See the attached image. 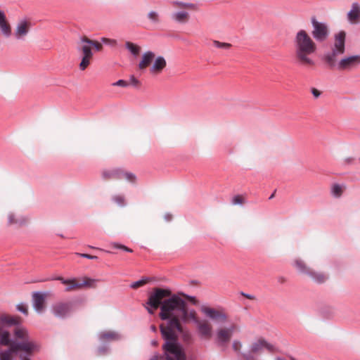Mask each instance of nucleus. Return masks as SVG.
I'll return each instance as SVG.
<instances>
[{
    "label": "nucleus",
    "instance_id": "18",
    "mask_svg": "<svg viewBox=\"0 0 360 360\" xmlns=\"http://www.w3.org/2000/svg\"><path fill=\"white\" fill-rule=\"evenodd\" d=\"M0 32L6 38L12 34L11 27L6 18L5 13L0 10Z\"/></svg>",
    "mask_w": 360,
    "mask_h": 360
},
{
    "label": "nucleus",
    "instance_id": "26",
    "mask_svg": "<svg viewBox=\"0 0 360 360\" xmlns=\"http://www.w3.org/2000/svg\"><path fill=\"white\" fill-rule=\"evenodd\" d=\"M102 175L105 179H120L121 169H115L112 170H105L102 172Z\"/></svg>",
    "mask_w": 360,
    "mask_h": 360
},
{
    "label": "nucleus",
    "instance_id": "53",
    "mask_svg": "<svg viewBox=\"0 0 360 360\" xmlns=\"http://www.w3.org/2000/svg\"><path fill=\"white\" fill-rule=\"evenodd\" d=\"M187 297L188 298V300L194 304V305H197L198 304V300H196V298L193 296H187Z\"/></svg>",
    "mask_w": 360,
    "mask_h": 360
},
{
    "label": "nucleus",
    "instance_id": "35",
    "mask_svg": "<svg viewBox=\"0 0 360 360\" xmlns=\"http://www.w3.org/2000/svg\"><path fill=\"white\" fill-rule=\"evenodd\" d=\"M14 334L16 338L22 341L29 339L27 330L24 328H16Z\"/></svg>",
    "mask_w": 360,
    "mask_h": 360
},
{
    "label": "nucleus",
    "instance_id": "37",
    "mask_svg": "<svg viewBox=\"0 0 360 360\" xmlns=\"http://www.w3.org/2000/svg\"><path fill=\"white\" fill-rule=\"evenodd\" d=\"M96 283V280L90 278H86L83 282L79 283V288H80L82 287L95 288Z\"/></svg>",
    "mask_w": 360,
    "mask_h": 360
},
{
    "label": "nucleus",
    "instance_id": "55",
    "mask_svg": "<svg viewBox=\"0 0 360 360\" xmlns=\"http://www.w3.org/2000/svg\"><path fill=\"white\" fill-rule=\"evenodd\" d=\"M353 160H354V158H347L345 160V162L347 163V164H351L353 162Z\"/></svg>",
    "mask_w": 360,
    "mask_h": 360
},
{
    "label": "nucleus",
    "instance_id": "7",
    "mask_svg": "<svg viewBox=\"0 0 360 360\" xmlns=\"http://www.w3.org/2000/svg\"><path fill=\"white\" fill-rule=\"evenodd\" d=\"M238 326L232 323L227 328H219L216 331L215 342L218 347H225L231 340Z\"/></svg>",
    "mask_w": 360,
    "mask_h": 360
},
{
    "label": "nucleus",
    "instance_id": "48",
    "mask_svg": "<svg viewBox=\"0 0 360 360\" xmlns=\"http://www.w3.org/2000/svg\"><path fill=\"white\" fill-rule=\"evenodd\" d=\"M108 349H109V348L108 346H106V345L101 346L98 349V354H99V355L105 354L108 353Z\"/></svg>",
    "mask_w": 360,
    "mask_h": 360
},
{
    "label": "nucleus",
    "instance_id": "40",
    "mask_svg": "<svg viewBox=\"0 0 360 360\" xmlns=\"http://www.w3.org/2000/svg\"><path fill=\"white\" fill-rule=\"evenodd\" d=\"M101 42L105 45L114 47L117 44V40L114 39H110L106 37H102L101 39Z\"/></svg>",
    "mask_w": 360,
    "mask_h": 360
},
{
    "label": "nucleus",
    "instance_id": "5",
    "mask_svg": "<svg viewBox=\"0 0 360 360\" xmlns=\"http://www.w3.org/2000/svg\"><path fill=\"white\" fill-rule=\"evenodd\" d=\"M346 34L340 31L335 34V42L332 51L325 54L324 60L330 68L335 67L337 56L343 54L345 51Z\"/></svg>",
    "mask_w": 360,
    "mask_h": 360
},
{
    "label": "nucleus",
    "instance_id": "59",
    "mask_svg": "<svg viewBox=\"0 0 360 360\" xmlns=\"http://www.w3.org/2000/svg\"><path fill=\"white\" fill-rule=\"evenodd\" d=\"M20 359H21L22 360H30V359H27V358H26V357H24V356H21V355L20 356Z\"/></svg>",
    "mask_w": 360,
    "mask_h": 360
},
{
    "label": "nucleus",
    "instance_id": "38",
    "mask_svg": "<svg viewBox=\"0 0 360 360\" xmlns=\"http://www.w3.org/2000/svg\"><path fill=\"white\" fill-rule=\"evenodd\" d=\"M242 342L238 340H235L233 341V343H232V348L233 349V351L238 354V356L240 355V353H243L241 352V348H242Z\"/></svg>",
    "mask_w": 360,
    "mask_h": 360
},
{
    "label": "nucleus",
    "instance_id": "49",
    "mask_svg": "<svg viewBox=\"0 0 360 360\" xmlns=\"http://www.w3.org/2000/svg\"><path fill=\"white\" fill-rule=\"evenodd\" d=\"M128 82L126 80L123 79H119L118 81L112 84L113 86H119L122 87H126L128 86Z\"/></svg>",
    "mask_w": 360,
    "mask_h": 360
},
{
    "label": "nucleus",
    "instance_id": "10",
    "mask_svg": "<svg viewBox=\"0 0 360 360\" xmlns=\"http://www.w3.org/2000/svg\"><path fill=\"white\" fill-rule=\"evenodd\" d=\"M72 310V304L71 302H59L53 304L51 307L53 314L59 319L68 317Z\"/></svg>",
    "mask_w": 360,
    "mask_h": 360
},
{
    "label": "nucleus",
    "instance_id": "56",
    "mask_svg": "<svg viewBox=\"0 0 360 360\" xmlns=\"http://www.w3.org/2000/svg\"><path fill=\"white\" fill-rule=\"evenodd\" d=\"M165 219L166 221H169L172 219V215L170 214H167L165 215Z\"/></svg>",
    "mask_w": 360,
    "mask_h": 360
},
{
    "label": "nucleus",
    "instance_id": "8",
    "mask_svg": "<svg viewBox=\"0 0 360 360\" xmlns=\"http://www.w3.org/2000/svg\"><path fill=\"white\" fill-rule=\"evenodd\" d=\"M311 22L313 27L311 34L314 39L318 42L326 41L329 36V29L326 23L319 22L314 17L311 18Z\"/></svg>",
    "mask_w": 360,
    "mask_h": 360
},
{
    "label": "nucleus",
    "instance_id": "3",
    "mask_svg": "<svg viewBox=\"0 0 360 360\" xmlns=\"http://www.w3.org/2000/svg\"><path fill=\"white\" fill-rule=\"evenodd\" d=\"M176 329L165 328L163 325L160 326V331L165 342L162 345L165 352L162 356L154 355L150 360H174L169 354L174 355L176 360H180L186 354L181 346L177 342Z\"/></svg>",
    "mask_w": 360,
    "mask_h": 360
},
{
    "label": "nucleus",
    "instance_id": "6",
    "mask_svg": "<svg viewBox=\"0 0 360 360\" xmlns=\"http://www.w3.org/2000/svg\"><path fill=\"white\" fill-rule=\"evenodd\" d=\"M39 347L37 342L30 341L29 339L21 342L13 341L8 349L2 351L1 359L8 360L13 354L17 353L19 350L30 354L34 351L39 350Z\"/></svg>",
    "mask_w": 360,
    "mask_h": 360
},
{
    "label": "nucleus",
    "instance_id": "47",
    "mask_svg": "<svg viewBox=\"0 0 360 360\" xmlns=\"http://www.w3.org/2000/svg\"><path fill=\"white\" fill-rule=\"evenodd\" d=\"M231 202L234 205H242L243 203V200L239 195H237L232 198Z\"/></svg>",
    "mask_w": 360,
    "mask_h": 360
},
{
    "label": "nucleus",
    "instance_id": "14",
    "mask_svg": "<svg viewBox=\"0 0 360 360\" xmlns=\"http://www.w3.org/2000/svg\"><path fill=\"white\" fill-rule=\"evenodd\" d=\"M198 334L201 338L210 339L212 334V326L206 321H200L196 323Z\"/></svg>",
    "mask_w": 360,
    "mask_h": 360
},
{
    "label": "nucleus",
    "instance_id": "32",
    "mask_svg": "<svg viewBox=\"0 0 360 360\" xmlns=\"http://www.w3.org/2000/svg\"><path fill=\"white\" fill-rule=\"evenodd\" d=\"M295 267L302 274H307L308 271H310V269L307 266L305 263L301 259H295L294 262Z\"/></svg>",
    "mask_w": 360,
    "mask_h": 360
},
{
    "label": "nucleus",
    "instance_id": "36",
    "mask_svg": "<svg viewBox=\"0 0 360 360\" xmlns=\"http://www.w3.org/2000/svg\"><path fill=\"white\" fill-rule=\"evenodd\" d=\"M8 223L10 224H20L22 225L26 223L27 219L21 217L20 219H15V215L13 213L8 214Z\"/></svg>",
    "mask_w": 360,
    "mask_h": 360
},
{
    "label": "nucleus",
    "instance_id": "62",
    "mask_svg": "<svg viewBox=\"0 0 360 360\" xmlns=\"http://www.w3.org/2000/svg\"><path fill=\"white\" fill-rule=\"evenodd\" d=\"M180 360H186V355H185L182 359H181Z\"/></svg>",
    "mask_w": 360,
    "mask_h": 360
},
{
    "label": "nucleus",
    "instance_id": "41",
    "mask_svg": "<svg viewBox=\"0 0 360 360\" xmlns=\"http://www.w3.org/2000/svg\"><path fill=\"white\" fill-rule=\"evenodd\" d=\"M112 200L120 207H124L125 205V199L123 195H115L112 197Z\"/></svg>",
    "mask_w": 360,
    "mask_h": 360
},
{
    "label": "nucleus",
    "instance_id": "51",
    "mask_svg": "<svg viewBox=\"0 0 360 360\" xmlns=\"http://www.w3.org/2000/svg\"><path fill=\"white\" fill-rule=\"evenodd\" d=\"M311 92L316 98H319L321 94V91L315 88H312Z\"/></svg>",
    "mask_w": 360,
    "mask_h": 360
},
{
    "label": "nucleus",
    "instance_id": "17",
    "mask_svg": "<svg viewBox=\"0 0 360 360\" xmlns=\"http://www.w3.org/2000/svg\"><path fill=\"white\" fill-rule=\"evenodd\" d=\"M30 24L26 20L20 21L15 30L14 35L18 40H23L29 32Z\"/></svg>",
    "mask_w": 360,
    "mask_h": 360
},
{
    "label": "nucleus",
    "instance_id": "4",
    "mask_svg": "<svg viewBox=\"0 0 360 360\" xmlns=\"http://www.w3.org/2000/svg\"><path fill=\"white\" fill-rule=\"evenodd\" d=\"M176 329L165 328L163 325L160 326V331L165 342L162 345L165 352L162 356L154 355L150 360H174L169 354L174 355L176 360H180L186 354L181 346L177 342Z\"/></svg>",
    "mask_w": 360,
    "mask_h": 360
},
{
    "label": "nucleus",
    "instance_id": "30",
    "mask_svg": "<svg viewBox=\"0 0 360 360\" xmlns=\"http://www.w3.org/2000/svg\"><path fill=\"white\" fill-rule=\"evenodd\" d=\"M172 5L181 8H187L191 10H197L198 6L193 3H188L180 1H174L172 3Z\"/></svg>",
    "mask_w": 360,
    "mask_h": 360
},
{
    "label": "nucleus",
    "instance_id": "52",
    "mask_svg": "<svg viewBox=\"0 0 360 360\" xmlns=\"http://www.w3.org/2000/svg\"><path fill=\"white\" fill-rule=\"evenodd\" d=\"M79 255L80 257H82L87 258V259H96L98 258L96 256H94V255H88V254H84V253H80V254H79Z\"/></svg>",
    "mask_w": 360,
    "mask_h": 360
},
{
    "label": "nucleus",
    "instance_id": "33",
    "mask_svg": "<svg viewBox=\"0 0 360 360\" xmlns=\"http://www.w3.org/2000/svg\"><path fill=\"white\" fill-rule=\"evenodd\" d=\"M13 341L10 338V333L6 330H4L0 333V345L4 346H10Z\"/></svg>",
    "mask_w": 360,
    "mask_h": 360
},
{
    "label": "nucleus",
    "instance_id": "58",
    "mask_svg": "<svg viewBox=\"0 0 360 360\" xmlns=\"http://www.w3.org/2000/svg\"><path fill=\"white\" fill-rule=\"evenodd\" d=\"M150 330H151L152 331H153V332H155V331L157 330V328H156V327H155L154 325H152V326H150Z\"/></svg>",
    "mask_w": 360,
    "mask_h": 360
},
{
    "label": "nucleus",
    "instance_id": "9",
    "mask_svg": "<svg viewBox=\"0 0 360 360\" xmlns=\"http://www.w3.org/2000/svg\"><path fill=\"white\" fill-rule=\"evenodd\" d=\"M200 311L210 319L219 323H226L228 316L223 309H217L207 305L200 307Z\"/></svg>",
    "mask_w": 360,
    "mask_h": 360
},
{
    "label": "nucleus",
    "instance_id": "54",
    "mask_svg": "<svg viewBox=\"0 0 360 360\" xmlns=\"http://www.w3.org/2000/svg\"><path fill=\"white\" fill-rule=\"evenodd\" d=\"M242 295L250 300H253L255 298V297L253 295H250V294H246V293L242 292Z\"/></svg>",
    "mask_w": 360,
    "mask_h": 360
},
{
    "label": "nucleus",
    "instance_id": "44",
    "mask_svg": "<svg viewBox=\"0 0 360 360\" xmlns=\"http://www.w3.org/2000/svg\"><path fill=\"white\" fill-rule=\"evenodd\" d=\"M252 352H247L240 353L239 357L242 358L244 360H257V357H255L252 354Z\"/></svg>",
    "mask_w": 360,
    "mask_h": 360
},
{
    "label": "nucleus",
    "instance_id": "63",
    "mask_svg": "<svg viewBox=\"0 0 360 360\" xmlns=\"http://www.w3.org/2000/svg\"><path fill=\"white\" fill-rule=\"evenodd\" d=\"M152 343H153V345H155V344H156V342L153 341Z\"/></svg>",
    "mask_w": 360,
    "mask_h": 360
},
{
    "label": "nucleus",
    "instance_id": "2",
    "mask_svg": "<svg viewBox=\"0 0 360 360\" xmlns=\"http://www.w3.org/2000/svg\"><path fill=\"white\" fill-rule=\"evenodd\" d=\"M295 56L302 65H313L314 61L311 56L316 53L317 46L313 39L304 30H300L294 40Z\"/></svg>",
    "mask_w": 360,
    "mask_h": 360
},
{
    "label": "nucleus",
    "instance_id": "22",
    "mask_svg": "<svg viewBox=\"0 0 360 360\" xmlns=\"http://www.w3.org/2000/svg\"><path fill=\"white\" fill-rule=\"evenodd\" d=\"M55 279L60 281L63 284L67 285L65 289V292H70L73 290L74 289L80 288L79 283L76 281L75 278L66 279L61 276H58L56 277Z\"/></svg>",
    "mask_w": 360,
    "mask_h": 360
},
{
    "label": "nucleus",
    "instance_id": "61",
    "mask_svg": "<svg viewBox=\"0 0 360 360\" xmlns=\"http://www.w3.org/2000/svg\"><path fill=\"white\" fill-rule=\"evenodd\" d=\"M1 354H2V351L0 352V360H2L1 359ZM11 356L10 358H8V360H11Z\"/></svg>",
    "mask_w": 360,
    "mask_h": 360
},
{
    "label": "nucleus",
    "instance_id": "43",
    "mask_svg": "<svg viewBox=\"0 0 360 360\" xmlns=\"http://www.w3.org/2000/svg\"><path fill=\"white\" fill-rule=\"evenodd\" d=\"M110 245L112 246L115 248L120 249V250H124L125 252H133V250L129 248L128 247H127V246H125L124 245L120 244L118 243H115V242L111 243Z\"/></svg>",
    "mask_w": 360,
    "mask_h": 360
},
{
    "label": "nucleus",
    "instance_id": "45",
    "mask_svg": "<svg viewBox=\"0 0 360 360\" xmlns=\"http://www.w3.org/2000/svg\"><path fill=\"white\" fill-rule=\"evenodd\" d=\"M148 280V279L147 278H142V279L139 280L137 281L133 282L130 285V287L131 288H137L139 287H141V286L145 285L147 283Z\"/></svg>",
    "mask_w": 360,
    "mask_h": 360
},
{
    "label": "nucleus",
    "instance_id": "16",
    "mask_svg": "<svg viewBox=\"0 0 360 360\" xmlns=\"http://www.w3.org/2000/svg\"><path fill=\"white\" fill-rule=\"evenodd\" d=\"M154 62L149 71L153 75L160 74L167 66V61L163 56H159L154 58Z\"/></svg>",
    "mask_w": 360,
    "mask_h": 360
},
{
    "label": "nucleus",
    "instance_id": "15",
    "mask_svg": "<svg viewBox=\"0 0 360 360\" xmlns=\"http://www.w3.org/2000/svg\"><path fill=\"white\" fill-rule=\"evenodd\" d=\"M263 349H266L268 351L273 352L275 351V347L273 345L267 342L264 339H259L254 342L250 347V352L252 353H258Z\"/></svg>",
    "mask_w": 360,
    "mask_h": 360
},
{
    "label": "nucleus",
    "instance_id": "57",
    "mask_svg": "<svg viewBox=\"0 0 360 360\" xmlns=\"http://www.w3.org/2000/svg\"><path fill=\"white\" fill-rule=\"evenodd\" d=\"M150 307H147V310L148 311L149 314H153V307H151L150 306H149Z\"/></svg>",
    "mask_w": 360,
    "mask_h": 360
},
{
    "label": "nucleus",
    "instance_id": "1",
    "mask_svg": "<svg viewBox=\"0 0 360 360\" xmlns=\"http://www.w3.org/2000/svg\"><path fill=\"white\" fill-rule=\"evenodd\" d=\"M186 302L176 294H172L169 289L156 288L149 295L147 304L158 309L160 307V318L167 320L165 328L176 329L181 333L183 328L180 322L181 314H186L184 306Z\"/></svg>",
    "mask_w": 360,
    "mask_h": 360
},
{
    "label": "nucleus",
    "instance_id": "46",
    "mask_svg": "<svg viewBox=\"0 0 360 360\" xmlns=\"http://www.w3.org/2000/svg\"><path fill=\"white\" fill-rule=\"evenodd\" d=\"M17 309L25 315H27V306L24 303H20L17 305Z\"/></svg>",
    "mask_w": 360,
    "mask_h": 360
},
{
    "label": "nucleus",
    "instance_id": "42",
    "mask_svg": "<svg viewBox=\"0 0 360 360\" xmlns=\"http://www.w3.org/2000/svg\"><path fill=\"white\" fill-rule=\"evenodd\" d=\"M213 44L214 45V46H216L217 48H219V49H229L231 48V44H229V43H226V42H221V41H217V40H214L213 41Z\"/></svg>",
    "mask_w": 360,
    "mask_h": 360
},
{
    "label": "nucleus",
    "instance_id": "27",
    "mask_svg": "<svg viewBox=\"0 0 360 360\" xmlns=\"http://www.w3.org/2000/svg\"><path fill=\"white\" fill-rule=\"evenodd\" d=\"M0 323L4 326H11L18 325L20 321L19 319L17 317L2 315L0 316Z\"/></svg>",
    "mask_w": 360,
    "mask_h": 360
},
{
    "label": "nucleus",
    "instance_id": "19",
    "mask_svg": "<svg viewBox=\"0 0 360 360\" xmlns=\"http://www.w3.org/2000/svg\"><path fill=\"white\" fill-rule=\"evenodd\" d=\"M155 58V53L151 51H148L143 53L141 60L139 62L138 67L140 70H143L148 67Z\"/></svg>",
    "mask_w": 360,
    "mask_h": 360
},
{
    "label": "nucleus",
    "instance_id": "60",
    "mask_svg": "<svg viewBox=\"0 0 360 360\" xmlns=\"http://www.w3.org/2000/svg\"><path fill=\"white\" fill-rule=\"evenodd\" d=\"M274 193H275V192H274V193H273L269 196V200L272 199V198L274 197Z\"/></svg>",
    "mask_w": 360,
    "mask_h": 360
},
{
    "label": "nucleus",
    "instance_id": "31",
    "mask_svg": "<svg viewBox=\"0 0 360 360\" xmlns=\"http://www.w3.org/2000/svg\"><path fill=\"white\" fill-rule=\"evenodd\" d=\"M345 188V185L335 184L331 187V194L335 198H340L342 195Z\"/></svg>",
    "mask_w": 360,
    "mask_h": 360
},
{
    "label": "nucleus",
    "instance_id": "39",
    "mask_svg": "<svg viewBox=\"0 0 360 360\" xmlns=\"http://www.w3.org/2000/svg\"><path fill=\"white\" fill-rule=\"evenodd\" d=\"M124 178L130 182H134L136 180V176L131 172H124L121 170V179Z\"/></svg>",
    "mask_w": 360,
    "mask_h": 360
},
{
    "label": "nucleus",
    "instance_id": "28",
    "mask_svg": "<svg viewBox=\"0 0 360 360\" xmlns=\"http://www.w3.org/2000/svg\"><path fill=\"white\" fill-rule=\"evenodd\" d=\"M307 275L316 283H323L327 279L328 276L322 273L316 272L313 270L308 271Z\"/></svg>",
    "mask_w": 360,
    "mask_h": 360
},
{
    "label": "nucleus",
    "instance_id": "50",
    "mask_svg": "<svg viewBox=\"0 0 360 360\" xmlns=\"http://www.w3.org/2000/svg\"><path fill=\"white\" fill-rule=\"evenodd\" d=\"M129 82L131 85L134 86H137L139 84V81L134 75L130 77Z\"/></svg>",
    "mask_w": 360,
    "mask_h": 360
},
{
    "label": "nucleus",
    "instance_id": "34",
    "mask_svg": "<svg viewBox=\"0 0 360 360\" xmlns=\"http://www.w3.org/2000/svg\"><path fill=\"white\" fill-rule=\"evenodd\" d=\"M125 47L134 56L136 57L139 56L141 47L138 45L130 41H127L125 43Z\"/></svg>",
    "mask_w": 360,
    "mask_h": 360
},
{
    "label": "nucleus",
    "instance_id": "20",
    "mask_svg": "<svg viewBox=\"0 0 360 360\" xmlns=\"http://www.w3.org/2000/svg\"><path fill=\"white\" fill-rule=\"evenodd\" d=\"M170 18L175 22L185 24L189 19V13L184 11H179L172 13L170 15Z\"/></svg>",
    "mask_w": 360,
    "mask_h": 360
},
{
    "label": "nucleus",
    "instance_id": "12",
    "mask_svg": "<svg viewBox=\"0 0 360 360\" xmlns=\"http://www.w3.org/2000/svg\"><path fill=\"white\" fill-rule=\"evenodd\" d=\"M77 51L82 53L79 68L81 70H84L91 63L94 53L88 47L82 46L79 44H78Z\"/></svg>",
    "mask_w": 360,
    "mask_h": 360
},
{
    "label": "nucleus",
    "instance_id": "25",
    "mask_svg": "<svg viewBox=\"0 0 360 360\" xmlns=\"http://www.w3.org/2000/svg\"><path fill=\"white\" fill-rule=\"evenodd\" d=\"M347 18L351 22H354L360 18V6L358 3L352 4V9L347 13Z\"/></svg>",
    "mask_w": 360,
    "mask_h": 360
},
{
    "label": "nucleus",
    "instance_id": "23",
    "mask_svg": "<svg viewBox=\"0 0 360 360\" xmlns=\"http://www.w3.org/2000/svg\"><path fill=\"white\" fill-rule=\"evenodd\" d=\"M121 338L120 335L115 331H103L98 334V339L101 342L115 341Z\"/></svg>",
    "mask_w": 360,
    "mask_h": 360
},
{
    "label": "nucleus",
    "instance_id": "11",
    "mask_svg": "<svg viewBox=\"0 0 360 360\" xmlns=\"http://www.w3.org/2000/svg\"><path fill=\"white\" fill-rule=\"evenodd\" d=\"M360 65V55H354L341 59L335 66L340 70H349Z\"/></svg>",
    "mask_w": 360,
    "mask_h": 360
},
{
    "label": "nucleus",
    "instance_id": "13",
    "mask_svg": "<svg viewBox=\"0 0 360 360\" xmlns=\"http://www.w3.org/2000/svg\"><path fill=\"white\" fill-rule=\"evenodd\" d=\"M46 294L41 292H34L32 294V306L38 314H41L45 308Z\"/></svg>",
    "mask_w": 360,
    "mask_h": 360
},
{
    "label": "nucleus",
    "instance_id": "24",
    "mask_svg": "<svg viewBox=\"0 0 360 360\" xmlns=\"http://www.w3.org/2000/svg\"><path fill=\"white\" fill-rule=\"evenodd\" d=\"M184 311H185V315L181 314L180 317V321H183L184 323L187 322L189 319L192 320L195 324L198 321H200V320H198L196 317V314L194 309L189 310L188 308L187 302L186 303L184 306Z\"/></svg>",
    "mask_w": 360,
    "mask_h": 360
},
{
    "label": "nucleus",
    "instance_id": "29",
    "mask_svg": "<svg viewBox=\"0 0 360 360\" xmlns=\"http://www.w3.org/2000/svg\"><path fill=\"white\" fill-rule=\"evenodd\" d=\"M147 19L150 24L156 25L161 22V17L159 12L151 10L147 14Z\"/></svg>",
    "mask_w": 360,
    "mask_h": 360
},
{
    "label": "nucleus",
    "instance_id": "21",
    "mask_svg": "<svg viewBox=\"0 0 360 360\" xmlns=\"http://www.w3.org/2000/svg\"><path fill=\"white\" fill-rule=\"evenodd\" d=\"M78 44L82 46L88 47L90 50H92V47H94L97 51H101L103 49L101 44L96 41L89 39L86 37H82Z\"/></svg>",
    "mask_w": 360,
    "mask_h": 360
}]
</instances>
